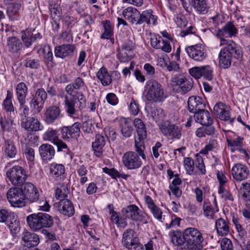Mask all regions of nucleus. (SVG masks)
<instances>
[{
	"mask_svg": "<svg viewBox=\"0 0 250 250\" xmlns=\"http://www.w3.org/2000/svg\"><path fill=\"white\" fill-rule=\"evenodd\" d=\"M186 241L184 250H201L204 237L202 233L197 229L189 227L184 231Z\"/></svg>",
	"mask_w": 250,
	"mask_h": 250,
	"instance_id": "nucleus-1",
	"label": "nucleus"
},
{
	"mask_svg": "<svg viewBox=\"0 0 250 250\" xmlns=\"http://www.w3.org/2000/svg\"><path fill=\"white\" fill-rule=\"evenodd\" d=\"M26 220L28 227L34 231L51 227L53 225L52 217L46 213H32L26 217Z\"/></svg>",
	"mask_w": 250,
	"mask_h": 250,
	"instance_id": "nucleus-2",
	"label": "nucleus"
},
{
	"mask_svg": "<svg viewBox=\"0 0 250 250\" xmlns=\"http://www.w3.org/2000/svg\"><path fill=\"white\" fill-rule=\"evenodd\" d=\"M144 93L148 101L160 102L164 101L167 97L166 92L162 85L158 81L151 80L146 82Z\"/></svg>",
	"mask_w": 250,
	"mask_h": 250,
	"instance_id": "nucleus-3",
	"label": "nucleus"
},
{
	"mask_svg": "<svg viewBox=\"0 0 250 250\" xmlns=\"http://www.w3.org/2000/svg\"><path fill=\"white\" fill-rule=\"evenodd\" d=\"M224 46L225 47L221 49L219 54V63L221 67L226 69L231 65L232 57L237 59H240L243 56V52L239 45H236L235 48H231L229 45Z\"/></svg>",
	"mask_w": 250,
	"mask_h": 250,
	"instance_id": "nucleus-4",
	"label": "nucleus"
},
{
	"mask_svg": "<svg viewBox=\"0 0 250 250\" xmlns=\"http://www.w3.org/2000/svg\"><path fill=\"white\" fill-rule=\"evenodd\" d=\"M238 33V30L231 22H227L224 26L219 29L216 33V37L220 40L219 46L229 45L231 48H234L238 45L231 40L227 39V38H231L235 36Z\"/></svg>",
	"mask_w": 250,
	"mask_h": 250,
	"instance_id": "nucleus-5",
	"label": "nucleus"
},
{
	"mask_svg": "<svg viewBox=\"0 0 250 250\" xmlns=\"http://www.w3.org/2000/svg\"><path fill=\"white\" fill-rule=\"evenodd\" d=\"M9 180L14 186H21L27 179V174L25 170L21 166H15L6 172Z\"/></svg>",
	"mask_w": 250,
	"mask_h": 250,
	"instance_id": "nucleus-6",
	"label": "nucleus"
},
{
	"mask_svg": "<svg viewBox=\"0 0 250 250\" xmlns=\"http://www.w3.org/2000/svg\"><path fill=\"white\" fill-rule=\"evenodd\" d=\"M159 128L161 133L169 139L179 140L182 136V128L167 121L162 122Z\"/></svg>",
	"mask_w": 250,
	"mask_h": 250,
	"instance_id": "nucleus-7",
	"label": "nucleus"
},
{
	"mask_svg": "<svg viewBox=\"0 0 250 250\" xmlns=\"http://www.w3.org/2000/svg\"><path fill=\"white\" fill-rule=\"evenodd\" d=\"M77 101L79 102V108L81 110L85 106L86 103V99L83 94H79L76 98L75 97H68L67 96L65 97V110L70 117H72L76 113L75 104Z\"/></svg>",
	"mask_w": 250,
	"mask_h": 250,
	"instance_id": "nucleus-8",
	"label": "nucleus"
},
{
	"mask_svg": "<svg viewBox=\"0 0 250 250\" xmlns=\"http://www.w3.org/2000/svg\"><path fill=\"white\" fill-rule=\"evenodd\" d=\"M134 46L133 41L128 40L118 48L117 57L121 62H127L132 59Z\"/></svg>",
	"mask_w": 250,
	"mask_h": 250,
	"instance_id": "nucleus-9",
	"label": "nucleus"
},
{
	"mask_svg": "<svg viewBox=\"0 0 250 250\" xmlns=\"http://www.w3.org/2000/svg\"><path fill=\"white\" fill-rule=\"evenodd\" d=\"M122 243L128 250H141L140 239L132 229H126L123 233Z\"/></svg>",
	"mask_w": 250,
	"mask_h": 250,
	"instance_id": "nucleus-10",
	"label": "nucleus"
},
{
	"mask_svg": "<svg viewBox=\"0 0 250 250\" xmlns=\"http://www.w3.org/2000/svg\"><path fill=\"white\" fill-rule=\"evenodd\" d=\"M7 198L12 207L20 208L25 205L22 188H10L7 192Z\"/></svg>",
	"mask_w": 250,
	"mask_h": 250,
	"instance_id": "nucleus-11",
	"label": "nucleus"
},
{
	"mask_svg": "<svg viewBox=\"0 0 250 250\" xmlns=\"http://www.w3.org/2000/svg\"><path fill=\"white\" fill-rule=\"evenodd\" d=\"M188 56L197 62L204 61L207 57V52L205 47L201 44H196L185 48Z\"/></svg>",
	"mask_w": 250,
	"mask_h": 250,
	"instance_id": "nucleus-12",
	"label": "nucleus"
},
{
	"mask_svg": "<svg viewBox=\"0 0 250 250\" xmlns=\"http://www.w3.org/2000/svg\"><path fill=\"white\" fill-rule=\"evenodd\" d=\"M61 110L59 106H50L43 111L42 120L47 125H52L62 117Z\"/></svg>",
	"mask_w": 250,
	"mask_h": 250,
	"instance_id": "nucleus-13",
	"label": "nucleus"
},
{
	"mask_svg": "<svg viewBox=\"0 0 250 250\" xmlns=\"http://www.w3.org/2000/svg\"><path fill=\"white\" fill-rule=\"evenodd\" d=\"M81 124L79 122L74 123L71 126H64L60 128L61 137L65 141H70L79 136Z\"/></svg>",
	"mask_w": 250,
	"mask_h": 250,
	"instance_id": "nucleus-14",
	"label": "nucleus"
},
{
	"mask_svg": "<svg viewBox=\"0 0 250 250\" xmlns=\"http://www.w3.org/2000/svg\"><path fill=\"white\" fill-rule=\"evenodd\" d=\"M122 161L124 166L129 169H135L141 166L138 154L133 151L125 153L123 156Z\"/></svg>",
	"mask_w": 250,
	"mask_h": 250,
	"instance_id": "nucleus-15",
	"label": "nucleus"
},
{
	"mask_svg": "<svg viewBox=\"0 0 250 250\" xmlns=\"http://www.w3.org/2000/svg\"><path fill=\"white\" fill-rule=\"evenodd\" d=\"M86 88V85L83 80L80 77H77L73 83L66 85L65 90L68 95L75 97L76 95L78 96L79 94H82L78 92L79 90H84Z\"/></svg>",
	"mask_w": 250,
	"mask_h": 250,
	"instance_id": "nucleus-16",
	"label": "nucleus"
},
{
	"mask_svg": "<svg viewBox=\"0 0 250 250\" xmlns=\"http://www.w3.org/2000/svg\"><path fill=\"white\" fill-rule=\"evenodd\" d=\"M213 111L221 120L229 121L230 124H232L235 120L234 118H230L229 107L222 103L216 104L214 106Z\"/></svg>",
	"mask_w": 250,
	"mask_h": 250,
	"instance_id": "nucleus-17",
	"label": "nucleus"
},
{
	"mask_svg": "<svg viewBox=\"0 0 250 250\" xmlns=\"http://www.w3.org/2000/svg\"><path fill=\"white\" fill-rule=\"evenodd\" d=\"M231 174L234 179L240 182L248 178L249 170L246 166L237 164L232 167Z\"/></svg>",
	"mask_w": 250,
	"mask_h": 250,
	"instance_id": "nucleus-18",
	"label": "nucleus"
},
{
	"mask_svg": "<svg viewBox=\"0 0 250 250\" xmlns=\"http://www.w3.org/2000/svg\"><path fill=\"white\" fill-rule=\"evenodd\" d=\"M107 138L102 134H97L95 139L92 143V148L94 154L97 157H101L104 152V147Z\"/></svg>",
	"mask_w": 250,
	"mask_h": 250,
	"instance_id": "nucleus-19",
	"label": "nucleus"
},
{
	"mask_svg": "<svg viewBox=\"0 0 250 250\" xmlns=\"http://www.w3.org/2000/svg\"><path fill=\"white\" fill-rule=\"evenodd\" d=\"M21 241L24 246L30 248L37 246L40 238L36 233L24 229L21 234Z\"/></svg>",
	"mask_w": 250,
	"mask_h": 250,
	"instance_id": "nucleus-20",
	"label": "nucleus"
},
{
	"mask_svg": "<svg viewBox=\"0 0 250 250\" xmlns=\"http://www.w3.org/2000/svg\"><path fill=\"white\" fill-rule=\"evenodd\" d=\"M76 50L74 44H63L55 48V55L56 57L65 58L73 55Z\"/></svg>",
	"mask_w": 250,
	"mask_h": 250,
	"instance_id": "nucleus-21",
	"label": "nucleus"
},
{
	"mask_svg": "<svg viewBox=\"0 0 250 250\" xmlns=\"http://www.w3.org/2000/svg\"><path fill=\"white\" fill-rule=\"evenodd\" d=\"M188 108L192 113H197L204 109L205 103L204 100L200 97L191 96L188 102Z\"/></svg>",
	"mask_w": 250,
	"mask_h": 250,
	"instance_id": "nucleus-22",
	"label": "nucleus"
},
{
	"mask_svg": "<svg viewBox=\"0 0 250 250\" xmlns=\"http://www.w3.org/2000/svg\"><path fill=\"white\" fill-rule=\"evenodd\" d=\"M203 211L204 215L209 218L213 219L216 212L219 211V208L215 197H213L212 204L209 201L205 200L203 204Z\"/></svg>",
	"mask_w": 250,
	"mask_h": 250,
	"instance_id": "nucleus-23",
	"label": "nucleus"
},
{
	"mask_svg": "<svg viewBox=\"0 0 250 250\" xmlns=\"http://www.w3.org/2000/svg\"><path fill=\"white\" fill-rule=\"evenodd\" d=\"M39 152L42 159L46 162L51 161L55 154L54 147L48 144H43L40 146Z\"/></svg>",
	"mask_w": 250,
	"mask_h": 250,
	"instance_id": "nucleus-24",
	"label": "nucleus"
},
{
	"mask_svg": "<svg viewBox=\"0 0 250 250\" xmlns=\"http://www.w3.org/2000/svg\"><path fill=\"white\" fill-rule=\"evenodd\" d=\"M123 15L125 19L136 25L141 21V14L135 8L127 7L123 11Z\"/></svg>",
	"mask_w": 250,
	"mask_h": 250,
	"instance_id": "nucleus-25",
	"label": "nucleus"
},
{
	"mask_svg": "<svg viewBox=\"0 0 250 250\" xmlns=\"http://www.w3.org/2000/svg\"><path fill=\"white\" fill-rule=\"evenodd\" d=\"M21 125L26 130L38 131L43 129V125L36 117H28L25 122H22Z\"/></svg>",
	"mask_w": 250,
	"mask_h": 250,
	"instance_id": "nucleus-26",
	"label": "nucleus"
},
{
	"mask_svg": "<svg viewBox=\"0 0 250 250\" xmlns=\"http://www.w3.org/2000/svg\"><path fill=\"white\" fill-rule=\"evenodd\" d=\"M58 210L63 214L69 217L74 213V208L72 202L68 199L61 200L56 203Z\"/></svg>",
	"mask_w": 250,
	"mask_h": 250,
	"instance_id": "nucleus-27",
	"label": "nucleus"
},
{
	"mask_svg": "<svg viewBox=\"0 0 250 250\" xmlns=\"http://www.w3.org/2000/svg\"><path fill=\"white\" fill-rule=\"evenodd\" d=\"M119 123L122 135L126 138L130 137L133 131L131 120L129 118L120 117Z\"/></svg>",
	"mask_w": 250,
	"mask_h": 250,
	"instance_id": "nucleus-28",
	"label": "nucleus"
},
{
	"mask_svg": "<svg viewBox=\"0 0 250 250\" xmlns=\"http://www.w3.org/2000/svg\"><path fill=\"white\" fill-rule=\"evenodd\" d=\"M13 93L9 90H7L5 99L2 104V109L11 117H15L16 112L12 103Z\"/></svg>",
	"mask_w": 250,
	"mask_h": 250,
	"instance_id": "nucleus-29",
	"label": "nucleus"
},
{
	"mask_svg": "<svg viewBox=\"0 0 250 250\" xmlns=\"http://www.w3.org/2000/svg\"><path fill=\"white\" fill-rule=\"evenodd\" d=\"M41 38V35L39 33L33 34L31 29H27L21 32V39L26 47H29L32 43Z\"/></svg>",
	"mask_w": 250,
	"mask_h": 250,
	"instance_id": "nucleus-30",
	"label": "nucleus"
},
{
	"mask_svg": "<svg viewBox=\"0 0 250 250\" xmlns=\"http://www.w3.org/2000/svg\"><path fill=\"white\" fill-rule=\"evenodd\" d=\"M122 213L126 218H131L135 221H139L141 217L139 208L135 205H131L123 208Z\"/></svg>",
	"mask_w": 250,
	"mask_h": 250,
	"instance_id": "nucleus-31",
	"label": "nucleus"
},
{
	"mask_svg": "<svg viewBox=\"0 0 250 250\" xmlns=\"http://www.w3.org/2000/svg\"><path fill=\"white\" fill-rule=\"evenodd\" d=\"M194 117L196 122L203 125H211L213 122L209 112L205 109L195 113Z\"/></svg>",
	"mask_w": 250,
	"mask_h": 250,
	"instance_id": "nucleus-32",
	"label": "nucleus"
},
{
	"mask_svg": "<svg viewBox=\"0 0 250 250\" xmlns=\"http://www.w3.org/2000/svg\"><path fill=\"white\" fill-rule=\"evenodd\" d=\"M173 85L178 86L183 92L188 91L192 87L191 83L185 77L175 76L172 80Z\"/></svg>",
	"mask_w": 250,
	"mask_h": 250,
	"instance_id": "nucleus-33",
	"label": "nucleus"
},
{
	"mask_svg": "<svg viewBox=\"0 0 250 250\" xmlns=\"http://www.w3.org/2000/svg\"><path fill=\"white\" fill-rule=\"evenodd\" d=\"M96 77L104 86L109 85L112 82L111 74L104 67H102L96 73Z\"/></svg>",
	"mask_w": 250,
	"mask_h": 250,
	"instance_id": "nucleus-34",
	"label": "nucleus"
},
{
	"mask_svg": "<svg viewBox=\"0 0 250 250\" xmlns=\"http://www.w3.org/2000/svg\"><path fill=\"white\" fill-rule=\"evenodd\" d=\"M2 150L5 155L10 158H14L17 152V147L14 142L9 139L5 140Z\"/></svg>",
	"mask_w": 250,
	"mask_h": 250,
	"instance_id": "nucleus-35",
	"label": "nucleus"
},
{
	"mask_svg": "<svg viewBox=\"0 0 250 250\" xmlns=\"http://www.w3.org/2000/svg\"><path fill=\"white\" fill-rule=\"evenodd\" d=\"M6 225L13 234L17 233L20 230V222L15 213L10 215V219L7 220Z\"/></svg>",
	"mask_w": 250,
	"mask_h": 250,
	"instance_id": "nucleus-36",
	"label": "nucleus"
},
{
	"mask_svg": "<svg viewBox=\"0 0 250 250\" xmlns=\"http://www.w3.org/2000/svg\"><path fill=\"white\" fill-rule=\"evenodd\" d=\"M65 167L62 164L52 163L49 165L50 175L54 178H57L65 173Z\"/></svg>",
	"mask_w": 250,
	"mask_h": 250,
	"instance_id": "nucleus-37",
	"label": "nucleus"
},
{
	"mask_svg": "<svg viewBox=\"0 0 250 250\" xmlns=\"http://www.w3.org/2000/svg\"><path fill=\"white\" fill-rule=\"evenodd\" d=\"M7 47L9 52L15 53L21 49L22 44L20 40L16 37H9L7 40Z\"/></svg>",
	"mask_w": 250,
	"mask_h": 250,
	"instance_id": "nucleus-38",
	"label": "nucleus"
},
{
	"mask_svg": "<svg viewBox=\"0 0 250 250\" xmlns=\"http://www.w3.org/2000/svg\"><path fill=\"white\" fill-rule=\"evenodd\" d=\"M192 6L195 11L200 14H206L209 9L207 0H193Z\"/></svg>",
	"mask_w": 250,
	"mask_h": 250,
	"instance_id": "nucleus-39",
	"label": "nucleus"
},
{
	"mask_svg": "<svg viewBox=\"0 0 250 250\" xmlns=\"http://www.w3.org/2000/svg\"><path fill=\"white\" fill-rule=\"evenodd\" d=\"M133 123L137 133V135H134L135 147L138 154L141 155V119L138 118H135Z\"/></svg>",
	"mask_w": 250,
	"mask_h": 250,
	"instance_id": "nucleus-40",
	"label": "nucleus"
},
{
	"mask_svg": "<svg viewBox=\"0 0 250 250\" xmlns=\"http://www.w3.org/2000/svg\"><path fill=\"white\" fill-rule=\"evenodd\" d=\"M215 228L218 234L221 236H225L229 232V226L228 222L222 218H219L216 221Z\"/></svg>",
	"mask_w": 250,
	"mask_h": 250,
	"instance_id": "nucleus-41",
	"label": "nucleus"
},
{
	"mask_svg": "<svg viewBox=\"0 0 250 250\" xmlns=\"http://www.w3.org/2000/svg\"><path fill=\"white\" fill-rule=\"evenodd\" d=\"M14 118L15 117H11L8 114L7 117L4 116V118H1L0 123L3 130L8 132L14 131L15 125L13 120Z\"/></svg>",
	"mask_w": 250,
	"mask_h": 250,
	"instance_id": "nucleus-42",
	"label": "nucleus"
},
{
	"mask_svg": "<svg viewBox=\"0 0 250 250\" xmlns=\"http://www.w3.org/2000/svg\"><path fill=\"white\" fill-rule=\"evenodd\" d=\"M228 146L230 147L231 152L238 151L243 146V138L236 136L232 139H227Z\"/></svg>",
	"mask_w": 250,
	"mask_h": 250,
	"instance_id": "nucleus-43",
	"label": "nucleus"
},
{
	"mask_svg": "<svg viewBox=\"0 0 250 250\" xmlns=\"http://www.w3.org/2000/svg\"><path fill=\"white\" fill-rule=\"evenodd\" d=\"M49 8L51 19H60L62 13V8L59 4L52 2L49 4Z\"/></svg>",
	"mask_w": 250,
	"mask_h": 250,
	"instance_id": "nucleus-44",
	"label": "nucleus"
},
{
	"mask_svg": "<svg viewBox=\"0 0 250 250\" xmlns=\"http://www.w3.org/2000/svg\"><path fill=\"white\" fill-rule=\"evenodd\" d=\"M142 22H146L148 24L154 25L157 22V17L152 14L151 10L144 11L142 13Z\"/></svg>",
	"mask_w": 250,
	"mask_h": 250,
	"instance_id": "nucleus-45",
	"label": "nucleus"
},
{
	"mask_svg": "<svg viewBox=\"0 0 250 250\" xmlns=\"http://www.w3.org/2000/svg\"><path fill=\"white\" fill-rule=\"evenodd\" d=\"M16 91L18 101L25 100L27 93V87L24 83L21 82L18 83L16 87Z\"/></svg>",
	"mask_w": 250,
	"mask_h": 250,
	"instance_id": "nucleus-46",
	"label": "nucleus"
},
{
	"mask_svg": "<svg viewBox=\"0 0 250 250\" xmlns=\"http://www.w3.org/2000/svg\"><path fill=\"white\" fill-rule=\"evenodd\" d=\"M31 112L34 114H38L41 112L43 107L44 104L33 98L29 103Z\"/></svg>",
	"mask_w": 250,
	"mask_h": 250,
	"instance_id": "nucleus-47",
	"label": "nucleus"
},
{
	"mask_svg": "<svg viewBox=\"0 0 250 250\" xmlns=\"http://www.w3.org/2000/svg\"><path fill=\"white\" fill-rule=\"evenodd\" d=\"M43 139L54 144L59 139L58 131L53 129H48L43 135Z\"/></svg>",
	"mask_w": 250,
	"mask_h": 250,
	"instance_id": "nucleus-48",
	"label": "nucleus"
},
{
	"mask_svg": "<svg viewBox=\"0 0 250 250\" xmlns=\"http://www.w3.org/2000/svg\"><path fill=\"white\" fill-rule=\"evenodd\" d=\"M218 193L220 197L225 201L230 202L233 201V197L231 193L226 188V187H219Z\"/></svg>",
	"mask_w": 250,
	"mask_h": 250,
	"instance_id": "nucleus-49",
	"label": "nucleus"
},
{
	"mask_svg": "<svg viewBox=\"0 0 250 250\" xmlns=\"http://www.w3.org/2000/svg\"><path fill=\"white\" fill-rule=\"evenodd\" d=\"M195 161L190 157H186L184 161V167L187 174H193L194 170Z\"/></svg>",
	"mask_w": 250,
	"mask_h": 250,
	"instance_id": "nucleus-50",
	"label": "nucleus"
},
{
	"mask_svg": "<svg viewBox=\"0 0 250 250\" xmlns=\"http://www.w3.org/2000/svg\"><path fill=\"white\" fill-rule=\"evenodd\" d=\"M217 147V141L214 139L210 140L204 147L200 150V153L203 155H207L209 151H213Z\"/></svg>",
	"mask_w": 250,
	"mask_h": 250,
	"instance_id": "nucleus-51",
	"label": "nucleus"
},
{
	"mask_svg": "<svg viewBox=\"0 0 250 250\" xmlns=\"http://www.w3.org/2000/svg\"><path fill=\"white\" fill-rule=\"evenodd\" d=\"M196 159L195 160V166L202 174H205L206 173V167L204 163L203 158L199 154H195Z\"/></svg>",
	"mask_w": 250,
	"mask_h": 250,
	"instance_id": "nucleus-52",
	"label": "nucleus"
},
{
	"mask_svg": "<svg viewBox=\"0 0 250 250\" xmlns=\"http://www.w3.org/2000/svg\"><path fill=\"white\" fill-rule=\"evenodd\" d=\"M171 242L176 246L181 247L186 245V241L184 237V233L182 235L180 233L173 234L171 236Z\"/></svg>",
	"mask_w": 250,
	"mask_h": 250,
	"instance_id": "nucleus-53",
	"label": "nucleus"
},
{
	"mask_svg": "<svg viewBox=\"0 0 250 250\" xmlns=\"http://www.w3.org/2000/svg\"><path fill=\"white\" fill-rule=\"evenodd\" d=\"M60 39L63 42L71 43L73 42L72 33L70 29L62 30L60 34Z\"/></svg>",
	"mask_w": 250,
	"mask_h": 250,
	"instance_id": "nucleus-54",
	"label": "nucleus"
},
{
	"mask_svg": "<svg viewBox=\"0 0 250 250\" xmlns=\"http://www.w3.org/2000/svg\"><path fill=\"white\" fill-rule=\"evenodd\" d=\"M188 72L194 79H200L202 77L203 66L193 67L188 70Z\"/></svg>",
	"mask_w": 250,
	"mask_h": 250,
	"instance_id": "nucleus-55",
	"label": "nucleus"
},
{
	"mask_svg": "<svg viewBox=\"0 0 250 250\" xmlns=\"http://www.w3.org/2000/svg\"><path fill=\"white\" fill-rule=\"evenodd\" d=\"M104 32L101 36V38L104 39H109L113 36V32L112 27L110 24L109 21H106L104 24Z\"/></svg>",
	"mask_w": 250,
	"mask_h": 250,
	"instance_id": "nucleus-56",
	"label": "nucleus"
},
{
	"mask_svg": "<svg viewBox=\"0 0 250 250\" xmlns=\"http://www.w3.org/2000/svg\"><path fill=\"white\" fill-rule=\"evenodd\" d=\"M149 210L156 219L162 222H165L164 216L162 215L163 211L159 207L156 205Z\"/></svg>",
	"mask_w": 250,
	"mask_h": 250,
	"instance_id": "nucleus-57",
	"label": "nucleus"
},
{
	"mask_svg": "<svg viewBox=\"0 0 250 250\" xmlns=\"http://www.w3.org/2000/svg\"><path fill=\"white\" fill-rule=\"evenodd\" d=\"M103 170L105 173L108 174L113 178H116V177H122L124 179H126L127 177L126 175L120 173L115 168L104 167L103 168Z\"/></svg>",
	"mask_w": 250,
	"mask_h": 250,
	"instance_id": "nucleus-58",
	"label": "nucleus"
},
{
	"mask_svg": "<svg viewBox=\"0 0 250 250\" xmlns=\"http://www.w3.org/2000/svg\"><path fill=\"white\" fill-rule=\"evenodd\" d=\"M161 37L158 35H152L150 38V44L151 46L157 49H160L161 45L162 44Z\"/></svg>",
	"mask_w": 250,
	"mask_h": 250,
	"instance_id": "nucleus-59",
	"label": "nucleus"
},
{
	"mask_svg": "<svg viewBox=\"0 0 250 250\" xmlns=\"http://www.w3.org/2000/svg\"><path fill=\"white\" fill-rule=\"evenodd\" d=\"M213 69L209 65L203 66L202 77L208 81L213 79Z\"/></svg>",
	"mask_w": 250,
	"mask_h": 250,
	"instance_id": "nucleus-60",
	"label": "nucleus"
},
{
	"mask_svg": "<svg viewBox=\"0 0 250 250\" xmlns=\"http://www.w3.org/2000/svg\"><path fill=\"white\" fill-rule=\"evenodd\" d=\"M40 65V61L37 59L28 58L25 60V65L31 69H38Z\"/></svg>",
	"mask_w": 250,
	"mask_h": 250,
	"instance_id": "nucleus-61",
	"label": "nucleus"
},
{
	"mask_svg": "<svg viewBox=\"0 0 250 250\" xmlns=\"http://www.w3.org/2000/svg\"><path fill=\"white\" fill-rule=\"evenodd\" d=\"M37 188L31 183H26L25 184L24 188L22 189L23 194L24 196V201L27 197L31 194Z\"/></svg>",
	"mask_w": 250,
	"mask_h": 250,
	"instance_id": "nucleus-62",
	"label": "nucleus"
},
{
	"mask_svg": "<svg viewBox=\"0 0 250 250\" xmlns=\"http://www.w3.org/2000/svg\"><path fill=\"white\" fill-rule=\"evenodd\" d=\"M144 69L145 74L147 78H153L154 77L155 70L152 65L148 63H146L144 66Z\"/></svg>",
	"mask_w": 250,
	"mask_h": 250,
	"instance_id": "nucleus-63",
	"label": "nucleus"
},
{
	"mask_svg": "<svg viewBox=\"0 0 250 250\" xmlns=\"http://www.w3.org/2000/svg\"><path fill=\"white\" fill-rule=\"evenodd\" d=\"M220 246L222 250H233L232 242L228 238H223L221 241Z\"/></svg>",
	"mask_w": 250,
	"mask_h": 250,
	"instance_id": "nucleus-64",
	"label": "nucleus"
}]
</instances>
